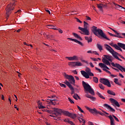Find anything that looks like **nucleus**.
Instances as JSON below:
<instances>
[{
  "instance_id": "f257e3e1",
  "label": "nucleus",
  "mask_w": 125,
  "mask_h": 125,
  "mask_svg": "<svg viewBox=\"0 0 125 125\" xmlns=\"http://www.w3.org/2000/svg\"><path fill=\"white\" fill-rule=\"evenodd\" d=\"M91 31L95 36H97V37H98L101 40L104 39L107 41H110V39L107 37V36L104 33L102 29L98 28L95 26H93L91 27Z\"/></svg>"
},
{
  "instance_id": "f03ea898",
  "label": "nucleus",
  "mask_w": 125,
  "mask_h": 125,
  "mask_svg": "<svg viewBox=\"0 0 125 125\" xmlns=\"http://www.w3.org/2000/svg\"><path fill=\"white\" fill-rule=\"evenodd\" d=\"M53 110L54 111L53 114L55 115V116H61L63 113L65 116H67V117H69V118H71V119H75L77 118L76 114L72 113L67 111H62L61 109L54 108H53Z\"/></svg>"
},
{
  "instance_id": "7ed1b4c3",
  "label": "nucleus",
  "mask_w": 125,
  "mask_h": 125,
  "mask_svg": "<svg viewBox=\"0 0 125 125\" xmlns=\"http://www.w3.org/2000/svg\"><path fill=\"white\" fill-rule=\"evenodd\" d=\"M104 47L107 51H109V52L112 54V56H113L114 58L117 59L119 61H123L119 57H118L117 55H119V54L117 52L114 51V49H113L110 45L107 44H104Z\"/></svg>"
},
{
  "instance_id": "20e7f679",
  "label": "nucleus",
  "mask_w": 125,
  "mask_h": 125,
  "mask_svg": "<svg viewBox=\"0 0 125 125\" xmlns=\"http://www.w3.org/2000/svg\"><path fill=\"white\" fill-rule=\"evenodd\" d=\"M85 71L82 70L81 71V73L82 75L83 76L84 78H85V79H89V76L93 77V76H94V74H93L92 72H91V70L90 69V68L86 67Z\"/></svg>"
},
{
  "instance_id": "39448f33",
  "label": "nucleus",
  "mask_w": 125,
  "mask_h": 125,
  "mask_svg": "<svg viewBox=\"0 0 125 125\" xmlns=\"http://www.w3.org/2000/svg\"><path fill=\"white\" fill-rule=\"evenodd\" d=\"M82 84L83 88L86 90V91H88V92L90 93L91 95H95L93 89L91 88V86H90L88 83H85L84 81H82Z\"/></svg>"
},
{
  "instance_id": "423d86ee",
  "label": "nucleus",
  "mask_w": 125,
  "mask_h": 125,
  "mask_svg": "<svg viewBox=\"0 0 125 125\" xmlns=\"http://www.w3.org/2000/svg\"><path fill=\"white\" fill-rule=\"evenodd\" d=\"M14 7H15V4L14 3L13 4H9L7 6V7L5 9L6 10V18L8 19V17H9V15L11 14V12L13 9H14Z\"/></svg>"
},
{
  "instance_id": "0eeeda50",
  "label": "nucleus",
  "mask_w": 125,
  "mask_h": 125,
  "mask_svg": "<svg viewBox=\"0 0 125 125\" xmlns=\"http://www.w3.org/2000/svg\"><path fill=\"white\" fill-rule=\"evenodd\" d=\"M100 82L101 83L104 84V85H107L108 87H111V83H110V81L108 80V79L105 78H101Z\"/></svg>"
},
{
  "instance_id": "6e6552de",
  "label": "nucleus",
  "mask_w": 125,
  "mask_h": 125,
  "mask_svg": "<svg viewBox=\"0 0 125 125\" xmlns=\"http://www.w3.org/2000/svg\"><path fill=\"white\" fill-rule=\"evenodd\" d=\"M64 77L67 79L68 80L69 82H70V83H72V84H74L75 83V78H74V77L72 75H68L66 74V73L64 74Z\"/></svg>"
},
{
  "instance_id": "1a4fd4ad",
  "label": "nucleus",
  "mask_w": 125,
  "mask_h": 125,
  "mask_svg": "<svg viewBox=\"0 0 125 125\" xmlns=\"http://www.w3.org/2000/svg\"><path fill=\"white\" fill-rule=\"evenodd\" d=\"M118 45H115V48L116 49H117V50H120V51H123V50H122V48H123V49H125V44L121 43V42H119L117 43Z\"/></svg>"
},
{
  "instance_id": "9d476101",
  "label": "nucleus",
  "mask_w": 125,
  "mask_h": 125,
  "mask_svg": "<svg viewBox=\"0 0 125 125\" xmlns=\"http://www.w3.org/2000/svg\"><path fill=\"white\" fill-rule=\"evenodd\" d=\"M85 108H86L88 111L90 112V113H91L92 114H93L94 115H97L98 113H99V111H98L96 108L92 109L86 106H85Z\"/></svg>"
},
{
  "instance_id": "9b49d317",
  "label": "nucleus",
  "mask_w": 125,
  "mask_h": 125,
  "mask_svg": "<svg viewBox=\"0 0 125 125\" xmlns=\"http://www.w3.org/2000/svg\"><path fill=\"white\" fill-rule=\"evenodd\" d=\"M104 107V108H106V109H107V110H109L110 111V112H112L113 113L116 112V110H115V109L114 108H113L112 107H111L109 104H104L103 105Z\"/></svg>"
},
{
  "instance_id": "f8f14e48",
  "label": "nucleus",
  "mask_w": 125,
  "mask_h": 125,
  "mask_svg": "<svg viewBox=\"0 0 125 125\" xmlns=\"http://www.w3.org/2000/svg\"><path fill=\"white\" fill-rule=\"evenodd\" d=\"M66 59L70 60V61H78L79 60V57L77 56H74L73 57H66Z\"/></svg>"
},
{
  "instance_id": "ddd939ff",
  "label": "nucleus",
  "mask_w": 125,
  "mask_h": 125,
  "mask_svg": "<svg viewBox=\"0 0 125 125\" xmlns=\"http://www.w3.org/2000/svg\"><path fill=\"white\" fill-rule=\"evenodd\" d=\"M85 93H86L85 94V97H87V98H89L90 100H91V101L94 102L95 101V100H96V98L88 94V93H87V92H86Z\"/></svg>"
},
{
  "instance_id": "4468645a",
  "label": "nucleus",
  "mask_w": 125,
  "mask_h": 125,
  "mask_svg": "<svg viewBox=\"0 0 125 125\" xmlns=\"http://www.w3.org/2000/svg\"><path fill=\"white\" fill-rule=\"evenodd\" d=\"M109 100L111 102V103H113L117 107H120V104H119V102L117 101L115 99L113 98H110Z\"/></svg>"
},
{
  "instance_id": "2eb2a0df",
  "label": "nucleus",
  "mask_w": 125,
  "mask_h": 125,
  "mask_svg": "<svg viewBox=\"0 0 125 125\" xmlns=\"http://www.w3.org/2000/svg\"><path fill=\"white\" fill-rule=\"evenodd\" d=\"M67 39L69 41H71V42H76V43H78V44H79L80 45H81L82 46H83V43L82 42L78 41L76 39H72V38H67Z\"/></svg>"
},
{
  "instance_id": "dca6fc26",
  "label": "nucleus",
  "mask_w": 125,
  "mask_h": 125,
  "mask_svg": "<svg viewBox=\"0 0 125 125\" xmlns=\"http://www.w3.org/2000/svg\"><path fill=\"white\" fill-rule=\"evenodd\" d=\"M104 57L107 59V60H108L109 62H112L113 60H114V58H113V56H110L109 55H104Z\"/></svg>"
},
{
  "instance_id": "f3484780",
  "label": "nucleus",
  "mask_w": 125,
  "mask_h": 125,
  "mask_svg": "<svg viewBox=\"0 0 125 125\" xmlns=\"http://www.w3.org/2000/svg\"><path fill=\"white\" fill-rule=\"evenodd\" d=\"M110 29H111V30H112L113 31V32H114L115 33V34H116V35H115L114 36V37L115 38H119V39H124V37L121 36V34L119 33L117 31L115 30L114 29H112L111 28H110Z\"/></svg>"
},
{
  "instance_id": "a211bd4d",
  "label": "nucleus",
  "mask_w": 125,
  "mask_h": 125,
  "mask_svg": "<svg viewBox=\"0 0 125 125\" xmlns=\"http://www.w3.org/2000/svg\"><path fill=\"white\" fill-rule=\"evenodd\" d=\"M82 32L83 33V35H84L85 36H89V35H90V33H89V30H88L87 28H84Z\"/></svg>"
},
{
  "instance_id": "6ab92c4d",
  "label": "nucleus",
  "mask_w": 125,
  "mask_h": 125,
  "mask_svg": "<svg viewBox=\"0 0 125 125\" xmlns=\"http://www.w3.org/2000/svg\"><path fill=\"white\" fill-rule=\"evenodd\" d=\"M109 119L110 121V125H115V120L113 118V117L111 115L108 116Z\"/></svg>"
},
{
  "instance_id": "aec40b11",
  "label": "nucleus",
  "mask_w": 125,
  "mask_h": 125,
  "mask_svg": "<svg viewBox=\"0 0 125 125\" xmlns=\"http://www.w3.org/2000/svg\"><path fill=\"white\" fill-rule=\"evenodd\" d=\"M102 61L104 64H106V65H107V66H111V63H110V62L108 61L107 59L105 58H103L102 59Z\"/></svg>"
},
{
  "instance_id": "412c9836",
  "label": "nucleus",
  "mask_w": 125,
  "mask_h": 125,
  "mask_svg": "<svg viewBox=\"0 0 125 125\" xmlns=\"http://www.w3.org/2000/svg\"><path fill=\"white\" fill-rule=\"evenodd\" d=\"M99 66L101 68H104H104H105V69H107V70H110V68H109V67H108L107 65H105V64L103 63L100 62V63H99Z\"/></svg>"
},
{
  "instance_id": "4be33fe9",
  "label": "nucleus",
  "mask_w": 125,
  "mask_h": 125,
  "mask_svg": "<svg viewBox=\"0 0 125 125\" xmlns=\"http://www.w3.org/2000/svg\"><path fill=\"white\" fill-rule=\"evenodd\" d=\"M84 39L86 41H87V42L89 43V42H92V37L90 36L89 38L87 36H85Z\"/></svg>"
},
{
  "instance_id": "5701e85b",
  "label": "nucleus",
  "mask_w": 125,
  "mask_h": 125,
  "mask_svg": "<svg viewBox=\"0 0 125 125\" xmlns=\"http://www.w3.org/2000/svg\"><path fill=\"white\" fill-rule=\"evenodd\" d=\"M97 6L101 11H102L103 12V4L100 3V4H97Z\"/></svg>"
},
{
  "instance_id": "b1692460",
  "label": "nucleus",
  "mask_w": 125,
  "mask_h": 125,
  "mask_svg": "<svg viewBox=\"0 0 125 125\" xmlns=\"http://www.w3.org/2000/svg\"><path fill=\"white\" fill-rule=\"evenodd\" d=\"M72 34H73V36L74 37H75V38H77V39H79V40H80V41H83V38L82 37H81V36H80L77 33H73Z\"/></svg>"
},
{
  "instance_id": "393cba45",
  "label": "nucleus",
  "mask_w": 125,
  "mask_h": 125,
  "mask_svg": "<svg viewBox=\"0 0 125 125\" xmlns=\"http://www.w3.org/2000/svg\"><path fill=\"white\" fill-rule=\"evenodd\" d=\"M113 4H114V5H115L116 8H117V9H119V8H123V9H125V8L124 7H122V6L117 4V3L113 2Z\"/></svg>"
},
{
  "instance_id": "a878e982",
  "label": "nucleus",
  "mask_w": 125,
  "mask_h": 125,
  "mask_svg": "<svg viewBox=\"0 0 125 125\" xmlns=\"http://www.w3.org/2000/svg\"><path fill=\"white\" fill-rule=\"evenodd\" d=\"M68 65L71 67H75L76 62H71L68 63Z\"/></svg>"
},
{
  "instance_id": "bb28decb",
  "label": "nucleus",
  "mask_w": 125,
  "mask_h": 125,
  "mask_svg": "<svg viewBox=\"0 0 125 125\" xmlns=\"http://www.w3.org/2000/svg\"><path fill=\"white\" fill-rule=\"evenodd\" d=\"M73 97L76 100H78V99H81L80 96L79 95H78V94H74V95L73 96Z\"/></svg>"
},
{
  "instance_id": "cd10ccee",
  "label": "nucleus",
  "mask_w": 125,
  "mask_h": 125,
  "mask_svg": "<svg viewBox=\"0 0 125 125\" xmlns=\"http://www.w3.org/2000/svg\"><path fill=\"white\" fill-rule=\"evenodd\" d=\"M47 27H48V29H53V30H57V29H56V27L54 26V25H47Z\"/></svg>"
},
{
  "instance_id": "c85d7f7f",
  "label": "nucleus",
  "mask_w": 125,
  "mask_h": 125,
  "mask_svg": "<svg viewBox=\"0 0 125 125\" xmlns=\"http://www.w3.org/2000/svg\"><path fill=\"white\" fill-rule=\"evenodd\" d=\"M107 93H108V94H110V95H113V96H115L116 95V93H115L114 91L110 90H107Z\"/></svg>"
},
{
  "instance_id": "c756f323",
  "label": "nucleus",
  "mask_w": 125,
  "mask_h": 125,
  "mask_svg": "<svg viewBox=\"0 0 125 125\" xmlns=\"http://www.w3.org/2000/svg\"><path fill=\"white\" fill-rule=\"evenodd\" d=\"M70 89L71 90V94L75 95V94H77V93H75V89H74V87H73V86H71L69 87Z\"/></svg>"
},
{
  "instance_id": "7c9ffc66",
  "label": "nucleus",
  "mask_w": 125,
  "mask_h": 125,
  "mask_svg": "<svg viewBox=\"0 0 125 125\" xmlns=\"http://www.w3.org/2000/svg\"><path fill=\"white\" fill-rule=\"evenodd\" d=\"M83 23H84L83 29H87V28H88V23L86 22L85 21H84Z\"/></svg>"
},
{
  "instance_id": "2f4dec72",
  "label": "nucleus",
  "mask_w": 125,
  "mask_h": 125,
  "mask_svg": "<svg viewBox=\"0 0 125 125\" xmlns=\"http://www.w3.org/2000/svg\"><path fill=\"white\" fill-rule=\"evenodd\" d=\"M97 47L100 51H101L102 50H103V48L102 47V45H101V44H97Z\"/></svg>"
},
{
  "instance_id": "473e14b6",
  "label": "nucleus",
  "mask_w": 125,
  "mask_h": 125,
  "mask_svg": "<svg viewBox=\"0 0 125 125\" xmlns=\"http://www.w3.org/2000/svg\"><path fill=\"white\" fill-rule=\"evenodd\" d=\"M97 94L100 97V98H102V99H105V97H104L101 93H99V92H97Z\"/></svg>"
},
{
  "instance_id": "72a5a7b5",
  "label": "nucleus",
  "mask_w": 125,
  "mask_h": 125,
  "mask_svg": "<svg viewBox=\"0 0 125 125\" xmlns=\"http://www.w3.org/2000/svg\"><path fill=\"white\" fill-rule=\"evenodd\" d=\"M75 66H83V63L80 62H75Z\"/></svg>"
},
{
  "instance_id": "f704fd0d",
  "label": "nucleus",
  "mask_w": 125,
  "mask_h": 125,
  "mask_svg": "<svg viewBox=\"0 0 125 125\" xmlns=\"http://www.w3.org/2000/svg\"><path fill=\"white\" fill-rule=\"evenodd\" d=\"M64 83L65 84H66V85H67V86L69 87V88L71 87V86H72V85H71V84L70 83V82H69V81H65L64 82Z\"/></svg>"
},
{
  "instance_id": "c9c22d12",
  "label": "nucleus",
  "mask_w": 125,
  "mask_h": 125,
  "mask_svg": "<svg viewBox=\"0 0 125 125\" xmlns=\"http://www.w3.org/2000/svg\"><path fill=\"white\" fill-rule=\"evenodd\" d=\"M119 81V79L115 78L114 79V83L116 84H118V85H122V84H121L120 83L118 82Z\"/></svg>"
},
{
  "instance_id": "e433bc0d",
  "label": "nucleus",
  "mask_w": 125,
  "mask_h": 125,
  "mask_svg": "<svg viewBox=\"0 0 125 125\" xmlns=\"http://www.w3.org/2000/svg\"><path fill=\"white\" fill-rule=\"evenodd\" d=\"M93 82H94L95 83H98V78L97 77H93Z\"/></svg>"
},
{
  "instance_id": "4c0bfd02",
  "label": "nucleus",
  "mask_w": 125,
  "mask_h": 125,
  "mask_svg": "<svg viewBox=\"0 0 125 125\" xmlns=\"http://www.w3.org/2000/svg\"><path fill=\"white\" fill-rule=\"evenodd\" d=\"M78 120L80 123H83V124H84L85 123V121H84V120L82 118H79Z\"/></svg>"
},
{
  "instance_id": "58836bf2",
  "label": "nucleus",
  "mask_w": 125,
  "mask_h": 125,
  "mask_svg": "<svg viewBox=\"0 0 125 125\" xmlns=\"http://www.w3.org/2000/svg\"><path fill=\"white\" fill-rule=\"evenodd\" d=\"M45 111L46 112H47V113H49V114H53V113H54L53 110H49L46 109V110H45Z\"/></svg>"
},
{
  "instance_id": "ea45409f",
  "label": "nucleus",
  "mask_w": 125,
  "mask_h": 125,
  "mask_svg": "<svg viewBox=\"0 0 125 125\" xmlns=\"http://www.w3.org/2000/svg\"><path fill=\"white\" fill-rule=\"evenodd\" d=\"M99 86L100 88H101V89L104 90L105 88L104 86H103V84H102L101 83L99 84Z\"/></svg>"
},
{
  "instance_id": "a19ab883",
  "label": "nucleus",
  "mask_w": 125,
  "mask_h": 125,
  "mask_svg": "<svg viewBox=\"0 0 125 125\" xmlns=\"http://www.w3.org/2000/svg\"><path fill=\"white\" fill-rule=\"evenodd\" d=\"M77 107L78 109L79 110V111L80 112H81V113H84V112L83 111V109H82V108H81V107H80L79 105H77Z\"/></svg>"
},
{
  "instance_id": "79ce46f5",
  "label": "nucleus",
  "mask_w": 125,
  "mask_h": 125,
  "mask_svg": "<svg viewBox=\"0 0 125 125\" xmlns=\"http://www.w3.org/2000/svg\"><path fill=\"white\" fill-rule=\"evenodd\" d=\"M60 86H62V87H64L65 88L67 87V86H66V85L63 83H60Z\"/></svg>"
},
{
  "instance_id": "37998d69",
  "label": "nucleus",
  "mask_w": 125,
  "mask_h": 125,
  "mask_svg": "<svg viewBox=\"0 0 125 125\" xmlns=\"http://www.w3.org/2000/svg\"><path fill=\"white\" fill-rule=\"evenodd\" d=\"M112 117H113V118L115 119V121H116V122H120V120H119V119H118L117 118V117H116V116L112 115Z\"/></svg>"
},
{
  "instance_id": "c03bdc74",
  "label": "nucleus",
  "mask_w": 125,
  "mask_h": 125,
  "mask_svg": "<svg viewBox=\"0 0 125 125\" xmlns=\"http://www.w3.org/2000/svg\"><path fill=\"white\" fill-rule=\"evenodd\" d=\"M39 102H40V101H39V102H38V104H40V107H39V109H44V108H45V107H44V106L42 105L41 104H39Z\"/></svg>"
},
{
  "instance_id": "a18cd8bd",
  "label": "nucleus",
  "mask_w": 125,
  "mask_h": 125,
  "mask_svg": "<svg viewBox=\"0 0 125 125\" xmlns=\"http://www.w3.org/2000/svg\"><path fill=\"white\" fill-rule=\"evenodd\" d=\"M68 99L69 102H70V103H71L72 104H75V102H74L70 98H68Z\"/></svg>"
},
{
  "instance_id": "49530a36",
  "label": "nucleus",
  "mask_w": 125,
  "mask_h": 125,
  "mask_svg": "<svg viewBox=\"0 0 125 125\" xmlns=\"http://www.w3.org/2000/svg\"><path fill=\"white\" fill-rule=\"evenodd\" d=\"M109 45H111V46H113V47H114V48H115V46L117 45V44H114V43H113V42L109 43Z\"/></svg>"
},
{
  "instance_id": "de8ad7c7",
  "label": "nucleus",
  "mask_w": 125,
  "mask_h": 125,
  "mask_svg": "<svg viewBox=\"0 0 125 125\" xmlns=\"http://www.w3.org/2000/svg\"><path fill=\"white\" fill-rule=\"evenodd\" d=\"M103 70L104 71H105V72H106V73H108V74H110V75H111V72L109 71H108V70H107L105 68H103Z\"/></svg>"
},
{
  "instance_id": "09e8293b",
  "label": "nucleus",
  "mask_w": 125,
  "mask_h": 125,
  "mask_svg": "<svg viewBox=\"0 0 125 125\" xmlns=\"http://www.w3.org/2000/svg\"><path fill=\"white\" fill-rule=\"evenodd\" d=\"M67 123H68V124H70V125H73V124H74V123L70 120H67Z\"/></svg>"
},
{
  "instance_id": "8fccbe9b",
  "label": "nucleus",
  "mask_w": 125,
  "mask_h": 125,
  "mask_svg": "<svg viewBox=\"0 0 125 125\" xmlns=\"http://www.w3.org/2000/svg\"><path fill=\"white\" fill-rule=\"evenodd\" d=\"M76 19L77 22H79V23H83V21H81V20H80V19H79L77 18H76Z\"/></svg>"
},
{
  "instance_id": "3c124183",
  "label": "nucleus",
  "mask_w": 125,
  "mask_h": 125,
  "mask_svg": "<svg viewBox=\"0 0 125 125\" xmlns=\"http://www.w3.org/2000/svg\"><path fill=\"white\" fill-rule=\"evenodd\" d=\"M57 30H58V31L59 32V33L60 34H62L63 33V30H61V29H57Z\"/></svg>"
},
{
  "instance_id": "603ef678",
  "label": "nucleus",
  "mask_w": 125,
  "mask_h": 125,
  "mask_svg": "<svg viewBox=\"0 0 125 125\" xmlns=\"http://www.w3.org/2000/svg\"><path fill=\"white\" fill-rule=\"evenodd\" d=\"M95 69H96V70H97V71H99V72L100 73H102V71H101V69H99V68H97V67H95Z\"/></svg>"
},
{
  "instance_id": "864d4df0",
  "label": "nucleus",
  "mask_w": 125,
  "mask_h": 125,
  "mask_svg": "<svg viewBox=\"0 0 125 125\" xmlns=\"http://www.w3.org/2000/svg\"><path fill=\"white\" fill-rule=\"evenodd\" d=\"M98 114H100V115H101V116H106V115H105L104 113H102V112H99V113H98Z\"/></svg>"
},
{
  "instance_id": "5fc2aeb1",
  "label": "nucleus",
  "mask_w": 125,
  "mask_h": 125,
  "mask_svg": "<svg viewBox=\"0 0 125 125\" xmlns=\"http://www.w3.org/2000/svg\"><path fill=\"white\" fill-rule=\"evenodd\" d=\"M72 73H74V74H75V75H77L78 74V72L76 70H73Z\"/></svg>"
},
{
  "instance_id": "6e6d98bb",
  "label": "nucleus",
  "mask_w": 125,
  "mask_h": 125,
  "mask_svg": "<svg viewBox=\"0 0 125 125\" xmlns=\"http://www.w3.org/2000/svg\"><path fill=\"white\" fill-rule=\"evenodd\" d=\"M82 62H84V63H85L86 64H88V62H87V61L82 60Z\"/></svg>"
},
{
  "instance_id": "4d7b16f0",
  "label": "nucleus",
  "mask_w": 125,
  "mask_h": 125,
  "mask_svg": "<svg viewBox=\"0 0 125 125\" xmlns=\"http://www.w3.org/2000/svg\"><path fill=\"white\" fill-rule=\"evenodd\" d=\"M89 64H90V67H91L92 68H93V67H94V65H93L92 62H90Z\"/></svg>"
},
{
  "instance_id": "13d9d810",
  "label": "nucleus",
  "mask_w": 125,
  "mask_h": 125,
  "mask_svg": "<svg viewBox=\"0 0 125 125\" xmlns=\"http://www.w3.org/2000/svg\"><path fill=\"white\" fill-rule=\"evenodd\" d=\"M108 34H109V36H111V37H115V35L110 33V32H108Z\"/></svg>"
},
{
  "instance_id": "bf43d9fd",
  "label": "nucleus",
  "mask_w": 125,
  "mask_h": 125,
  "mask_svg": "<svg viewBox=\"0 0 125 125\" xmlns=\"http://www.w3.org/2000/svg\"><path fill=\"white\" fill-rule=\"evenodd\" d=\"M78 29H79V30H80L81 31H82V32H83V29H84L83 28L81 27H78Z\"/></svg>"
},
{
  "instance_id": "052dcab7",
  "label": "nucleus",
  "mask_w": 125,
  "mask_h": 125,
  "mask_svg": "<svg viewBox=\"0 0 125 125\" xmlns=\"http://www.w3.org/2000/svg\"><path fill=\"white\" fill-rule=\"evenodd\" d=\"M45 10L46 12H47L48 13H49V14H50V11L48 10H47V8H45Z\"/></svg>"
},
{
  "instance_id": "680f3d73",
  "label": "nucleus",
  "mask_w": 125,
  "mask_h": 125,
  "mask_svg": "<svg viewBox=\"0 0 125 125\" xmlns=\"http://www.w3.org/2000/svg\"><path fill=\"white\" fill-rule=\"evenodd\" d=\"M90 59H91L92 60H93V61H97V59H95V58H90Z\"/></svg>"
},
{
  "instance_id": "e2e57ef3",
  "label": "nucleus",
  "mask_w": 125,
  "mask_h": 125,
  "mask_svg": "<svg viewBox=\"0 0 125 125\" xmlns=\"http://www.w3.org/2000/svg\"><path fill=\"white\" fill-rule=\"evenodd\" d=\"M87 53H91L92 54L93 53V51H91V50H89L87 52Z\"/></svg>"
},
{
  "instance_id": "0e129e2a",
  "label": "nucleus",
  "mask_w": 125,
  "mask_h": 125,
  "mask_svg": "<svg viewBox=\"0 0 125 125\" xmlns=\"http://www.w3.org/2000/svg\"><path fill=\"white\" fill-rule=\"evenodd\" d=\"M49 103L50 104H52V105H55V103H53V102L50 101V102H49Z\"/></svg>"
},
{
  "instance_id": "69168bd1",
  "label": "nucleus",
  "mask_w": 125,
  "mask_h": 125,
  "mask_svg": "<svg viewBox=\"0 0 125 125\" xmlns=\"http://www.w3.org/2000/svg\"><path fill=\"white\" fill-rule=\"evenodd\" d=\"M86 18H87V20H91V18H90V17L86 16Z\"/></svg>"
},
{
  "instance_id": "338daca9",
  "label": "nucleus",
  "mask_w": 125,
  "mask_h": 125,
  "mask_svg": "<svg viewBox=\"0 0 125 125\" xmlns=\"http://www.w3.org/2000/svg\"><path fill=\"white\" fill-rule=\"evenodd\" d=\"M106 7H107V5H106V4H103V8H106Z\"/></svg>"
},
{
  "instance_id": "774afa93",
  "label": "nucleus",
  "mask_w": 125,
  "mask_h": 125,
  "mask_svg": "<svg viewBox=\"0 0 125 125\" xmlns=\"http://www.w3.org/2000/svg\"><path fill=\"white\" fill-rule=\"evenodd\" d=\"M88 124L89 125H93V123H92V122H89Z\"/></svg>"
}]
</instances>
